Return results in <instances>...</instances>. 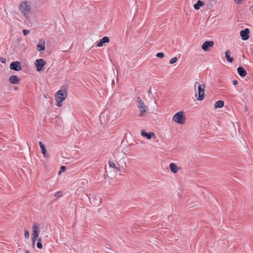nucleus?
Returning a JSON list of instances; mask_svg holds the SVG:
<instances>
[{
    "mask_svg": "<svg viewBox=\"0 0 253 253\" xmlns=\"http://www.w3.org/2000/svg\"><path fill=\"white\" fill-rule=\"evenodd\" d=\"M205 85L204 84H200L199 82H196L194 84V90L195 91V96H197V91L198 92L199 96L198 100L202 101L204 98V91Z\"/></svg>",
    "mask_w": 253,
    "mask_h": 253,
    "instance_id": "obj_1",
    "label": "nucleus"
},
{
    "mask_svg": "<svg viewBox=\"0 0 253 253\" xmlns=\"http://www.w3.org/2000/svg\"><path fill=\"white\" fill-rule=\"evenodd\" d=\"M19 9L25 17H29L31 10L30 2L26 1H22L19 5Z\"/></svg>",
    "mask_w": 253,
    "mask_h": 253,
    "instance_id": "obj_2",
    "label": "nucleus"
},
{
    "mask_svg": "<svg viewBox=\"0 0 253 253\" xmlns=\"http://www.w3.org/2000/svg\"><path fill=\"white\" fill-rule=\"evenodd\" d=\"M136 104L137 107L139 108L140 112L139 116L140 117L144 116L148 110V107L145 105L144 102L142 100L140 97H137Z\"/></svg>",
    "mask_w": 253,
    "mask_h": 253,
    "instance_id": "obj_3",
    "label": "nucleus"
},
{
    "mask_svg": "<svg viewBox=\"0 0 253 253\" xmlns=\"http://www.w3.org/2000/svg\"><path fill=\"white\" fill-rule=\"evenodd\" d=\"M173 120L179 124H183L185 123V119L184 113L182 111L176 113L173 117Z\"/></svg>",
    "mask_w": 253,
    "mask_h": 253,
    "instance_id": "obj_4",
    "label": "nucleus"
},
{
    "mask_svg": "<svg viewBox=\"0 0 253 253\" xmlns=\"http://www.w3.org/2000/svg\"><path fill=\"white\" fill-rule=\"evenodd\" d=\"M56 101L57 102V106H60V103L66 99V94L64 93V91L59 90L57 92Z\"/></svg>",
    "mask_w": 253,
    "mask_h": 253,
    "instance_id": "obj_5",
    "label": "nucleus"
},
{
    "mask_svg": "<svg viewBox=\"0 0 253 253\" xmlns=\"http://www.w3.org/2000/svg\"><path fill=\"white\" fill-rule=\"evenodd\" d=\"M35 65L36 66L37 71L40 72L43 70L44 67L46 65V62L43 60V59L41 58L37 59L35 61Z\"/></svg>",
    "mask_w": 253,
    "mask_h": 253,
    "instance_id": "obj_6",
    "label": "nucleus"
},
{
    "mask_svg": "<svg viewBox=\"0 0 253 253\" xmlns=\"http://www.w3.org/2000/svg\"><path fill=\"white\" fill-rule=\"evenodd\" d=\"M10 69L16 71H20L22 69L21 65L19 61H14L10 63Z\"/></svg>",
    "mask_w": 253,
    "mask_h": 253,
    "instance_id": "obj_7",
    "label": "nucleus"
},
{
    "mask_svg": "<svg viewBox=\"0 0 253 253\" xmlns=\"http://www.w3.org/2000/svg\"><path fill=\"white\" fill-rule=\"evenodd\" d=\"M250 30L248 28L241 30L240 32V36L244 41H246L249 39Z\"/></svg>",
    "mask_w": 253,
    "mask_h": 253,
    "instance_id": "obj_8",
    "label": "nucleus"
},
{
    "mask_svg": "<svg viewBox=\"0 0 253 253\" xmlns=\"http://www.w3.org/2000/svg\"><path fill=\"white\" fill-rule=\"evenodd\" d=\"M33 234L32 236L38 237L40 233V228L39 225L37 222H34L33 225Z\"/></svg>",
    "mask_w": 253,
    "mask_h": 253,
    "instance_id": "obj_9",
    "label": "nucleus"
},
{
    "mask_svg": "<svg viewBox=\"0 0 253 253\" xmlns=\"http://www.w3.org/2000/svg\"><path fill=\"white\" fill-rule=\"evenodd\" d=\"M213 45V41H206L202 44V48L204 51H207L209 47H212Z\"/></svg>",
    "mask_w": 253,
    "mask_h": 253,
    "instance_id": "obj_10",
    "label": "nucleus"
},
{
    "mask_svg": "<svg viewBox=\"0 0 253 253\" xmlns=\"http://www.w3.org/2000/svg\"><path fill=\"white\" fill-rule=\"evenodd\" d=\"M37 48L39 51H43L45 49V42L43 39L39 40Z\"/></svg>",
    "mask_w": 253,
    "mask_h": 253,
    "instance_id": "obj_11",
    "label": "nucleus"
},
{
    "mask_svg": "<svg viewBox=\"0 0 253 253\" xmlns=\"http://www.w3.org/2000/svg\"><path fill=\"white\" fill-rule=\"evenodd\" d=\"M110 41V39L107 37H104L102 38L100 41L97 43V46L101 47L105 43H108Z\"/></svg>",
    "mask_w": 253,
    "mask_h": 253,
    "instance_id": "obj_12",
    "label": "nucleus"
},
{
    "mask_svg": "<svg viewBox=\"0 0 253 253\" xmlns=\"http://www.w3.org/2000/svg\"><path fill=\"white\" fill-rule=\"evenodd\" d=\"M141 134L143 137H146L147 139H150L152 136L155 135V133L153 132H151L150 133H148L145 131V130H142L141 132Z\"/></svg>",
    "mask_w": 253,
    "mask_h": 253,
    "instance_id": "obj_13",
    "label": "nucleus"
},
{
    "mask_svg": "<svg viewBox=\"0 0 253 253\" xmlns=\"http://www.w3.org/2000/svg\"><path fill=\"white\" fill-rule=\"evenodd\" d=\"M19 79L17 76L13 75L10 77L9 81L10 83L13 84H16L19 82Z\"/></svg>",
    "mask_w": 253,
    "mask_h": 253,
    "instance_id": "obj_14",
    "label": "nucleus"
},
{
    "mask_svg": "<svg viewBox=\"0 0 253 253\" xmlns=\"http://www.w3.org/2000/svg\"><path fill=\"white\" fill-rule=\"evenodd\" d=\"M237 71L239 75L242 77H244L247 74V72L242 67H239L237 68Z\"/></svg>",
    "mask_w": 253,
    "mask_h": 253,
    "instance_id": "obj_15",
    "label": "nucleus"
},
{
    "mask_svg": "<svg viewBox=\"0 0 253 253\" xmlns=\"http://www.w3.org/2000/svg\"><path fill=\"white\" fill-rule=\"evenodd\" d=\"M169 168L171 172L173 173H176L178 170V168L174 163H171L169 165Z\"/></svg>",
    "mask_w": 253,
    "mask_h": 253,
    "instance_id": "obj_16",
    "label": "nucleus"
},
{
    "mask_svg": "<svg viewBox=\"0 0 253 253\" xmlns=\"http://www.w3.org/2000/svg\"><path fill=\"white\" fill-rule=\"evenodd\" d=\"M118 165L119 166L118 167H120V166H121L122 168H126L127 167L126 163L125 162V159L124 158H122L119 161V163H118Z\"/></svg>",
    "mask_w": 253,
    "mask_h": 253,
    "instance_id": "obj_17",
    "label": "nucleus"
},
{
    "mask_svg": "<svg viewBox=\"0 0 253 253\" xmlns=\"http://www.w3.org/2000/svg\"><path fill=\"white\" fill-rule=\"evenodd\" d=\"M224 101L222 100H219L216 101L214 104V108H221L224 106Z\"/></svg>",
    "mask_w": 253,
    "mask_h": 253,
    "instance_id": "obj_18",
    "label": "nucleus"
},
{
    "mask_svg": "<svg viewBox=\"0 0 253 253\" xmlns=\"http://www.w3.org/2000/svg\"><path fill=\"white\" fill-rule=\"evenodd\" d=\"M230 51L227 50L226 51L225 55V57H226L227 60L228 61V62H229L230 63H232L234 61V59L232 57H231L230 56Z\"/></svg>",
    "mask_w": 253,
    "mask_h": 253,
    "instance_id": "obj_19",
    "label": "nucleus"
},
{
    "mask_svg": "<svg viewBox=\"0 0 253 253\" xmlns=\"http://www.w3.org/2000/svg\"><path fill=\"white\" fill-rule=\"evenodd\" d=\"M204 5V2L201 0L197 1V3H195L194 5V7L195 9L198 10L200 9V6Z\"/></svg>",
    "mask_w": 253,
    "mask_h": 253,
    "instance_id": "obj_20",
    "label": "nucleus"
},
{
    "mask_svg": "<svg viewBox=\"0 0 253 253\" xmlns=\"http://www.w3.org/2000/svg\"><path fill=\"white\" fill-rule=\"evenodd\" d=\"M39 145L40 146L42 154L45 156L46 153V150L45 149L44 145L42 144V143L41 141L39 142Z\"/></svg>",
    "mask_w": 253,
    "mask_h": 253,
    "instance_id": "obj_21",
    "label": "nucleus"
},
{
    "mask_svg": "<svg viewBox=\"0 0 253 253\" xmlns=\"http://www.w3.org/2000/svg\"><path fill=\"white\" fill-rule=\"evenodd\" d=\"M109 166L111 168H115L118 171H120V169H121V168L120 167H116V165L115 163L114 162H111V161H109Z\"/></svg>",
    "mask_w": 253,
    "mask_h": 253,
    "instance_id": "obj_22",
    "label": "nucleus"
},
{
    "mask_svg": "<svg viewBox=\"0 0 253 253\" xmlns=\"http://www.w3.org/2000/svg\"><path fill=\"white\" fill-rule=\"evenodd\" d=\"M177 61V58L176 57H174L170 60L169 63H170V64H172L175 63Z\"/></svg>",
    "mask_w": 253,
    "mask_h": 253,
    "instance_id": "obj_23",
    "label": "nucleus"
},
{
    "mask_svg": "<svg viewBox=\"0 0 253 253\" xmlns=\"http://www.w3.org/2000/svg\"><path fill=\"white\" fill-rule=\"evenodd\" d=\"M24 236L26 239H28L29 238V232L28 230H25L24 232Z\"/></svg>",
    "mask_w": 253,
    "mask_h": 253,
    "instance_id": "obj_24",
    "label": "nucleus"
},
{
    "mask_svg": "<svg viewBox=\"0 0 253 253\" xmlns=\"http://www.w3.org/2000/svg\"><path fill=\"white\" fill-rule=\"evenodd\" d=\"M157 57L160 58H163L164 57V54L162 52H159L156 55Z\"/></svg>",
    "mask_w": 253,
    "mask_h": 253,
    "instance_id": "obj_25",
    "label": "nucleus"
},
{
    "mask_svg": "<svg viewBox=\"0 0 253 253\" xmlns=\"http://www.w3.org/2000/svg\"><path fill=\"white\" fill-rule=\"evenodd\" d=\"M62 195V193L60 191H58V192H57L55 194V196L56 197H57V198H59L60 197H61Z\"/></svg>",
    "mask_w": 253,
    "mask_h": 253,
    "instance_id": "obj_26",
    "label": "nucleus"
},
{
    "mask_svg": "<svg viewBox=\"0 0 253 253\" xmlns=\"http://www.w3.org/2000/svg\"><path fill=\"white\" fill-rule=\"evenodd\" d=\"M30 33V31L28 30L24 29L23 30V33L24 35H27Z\"/></svg>",
    "mask_w": 253,
    "mask_h": 253,
    "instance_id": "obj_27",
    "label": "nucleus"
},
{
    "mask_svg": "<svg viewBox=\"0 0 253 253\" xmlns=\"http://www.w3.org/2000/svg\"><path fill=\"white\" fill-rule=\"evenodd\" d=\"M37 247L38 249H41L42 248V243L40 242H38L37 243Z\"/></svg>",
    "mask_w": 253,
    "mask_h": 253,
    "instance_id": "obj_28",
    "label": "nucleus"
},
{
    "mask_svg": "<svg viewBox=\"0 0 253 253\" xmlns=\"http://www.w3.org/2000/svg\"><path fill=\"white\" fill-rule=\"evenodd\" d=\"M38 237H34L33 236L32 237V243L33 244H34L36 242V239L38 238Z\"/></svg>",
    "mask_w": 253,
    "mask_h": 253,
    "instance_id": "obj_29",
    "label": "nucleus"
},
{
    "mask_svg": "<svg viewBox=\"0 0 253 253\" xmlns=\"http://www.w3.org/2000/svg\"><path fill=\"white\" fill-rule=\"evenodd\" d=\"M0 60L1 62L2 63H4L6 62V59L5 58H0Z\"/></svg>",
    "mask_w": 253,
    "mask_h": 253,
    "instance_id": "obj_30",
    "label": "nucleus"
},
{
    "mask_svg": "<svg viewBox=\"0 0 253 253\" xmlns=\"http://www.w3.org/2000/svg\"><path fill=\"white\" fill-rule=\"evenodd\" d=\"M238 82L237 80H234L233 81V84L234 85H236L238 84Z\"/></svg>",
    "mask_w": 253,
    "mask_h": 253,
    "instance_id": "obj_31",
    "label": "nucleus"
},
{
    "mask_svg": "<svg viewBox=\"0 0 253 253\" xmlns=\"http://www.w3.org/2000/svg\"><path fill=\"white\" fill-rule=\"evenodd\" d=\"M61 169L63 171H65L66 169V168L65 166H62L61 167Z\"/></svg>",
    "mask_w": 253,
    "mask_h": 253,
    "instance_id": "obj_32",
    "label": "nucleus"
},
{
    "mask_svg": "<svg viewBox=\"0 0 253 253\" xmlns=\"http://www.w3.org/2000/svg\"><path fill=\"white\" fill-rule=\"evenodd\" d=\"M243 0H235L237 3H240Z\"/></svg>",
    "mask_w": 253,
    "mask_h": 253,
    "instance_id": "obj_33",
    "label": "nucleus"
},
{
    "mask_svg": "<svg viewBox=\"0 0 253 253\" xmlns=\"http://www.w3.org/2000/svg\"><path fill=\"white\" fill-rule=\"evenodd\" d=\"M250 10L253 13V5L250 7Z\"/></svg>",
    "mask_w": 253,
    "mask_h": 253,
    "instance_id": "obj_34",
    "label": "nucleus"
},
{
    "mask_svg": "<svg viewBox=\"0 0 253 253\" xmlns=\"http://www.w3.org/2000/svg\"><path fill=\"white\" fill-rule=\"evenodd\" d=\"M41 242H42V238H39V239H38V242L41 243Z\"/></svg>",
    "mask_w": 253,
    "mask_h": 253,
    "instance_id": "obj_35",
    "label": "nucleus"
},
{
    "mask_svg": "<svg viewBox=\"0 0 253 253\" xmlns=\"http://www.w3.org/2000/svg\"><path fill=\"white\" fill-rule=\"evenodd\" d=\"M25 253H30V252L28 251H26Z\"/></svg>",
    "mask_w": 253,
    "mask_h": 253,
    "instance_id": "obj_36",
    "label": "nucleus"
},
{
    "mask_svg": "<svg viewBox=\"0 0 253 253\" xmlns=\"http://www.w3.org/2000/svg\"><path fill=\"white\" fill-rule=\"evenodd\" d=\"M61 171L60 170V171H59V172H58V174H61Z\"/></svg>",
    "mask_w": 253,
    "mask_h": 253,
    "instance_id": "obj_37",
    "label": "nucleus"
},
{
    "mask_svg": "<svg viewBox=\"0 0 253 253\" xmlns=\"http://www.w3.org/2000/svg\"><path fill=\"white\" fill-rule=\"evenodd\" d=\"M121 114V112H119V116H120Z\"/></svg>",
    "mask_w": 253,
    "mask_h": 253,
    "instance_id": "obj_38",
    "label": "nucleus"
},
{
    "mask_svg": "<svg viewBox=\"0 0 253 253\" xmlns=\"http://www.w3.org/2000/svg\"><path fill=\"white\" fill-rule=\"evenodd\" d=\"M102 115H101L100 116V119L102 118Z\"/></svg>",
    "mask_w": 253,
    "mask_h": 253,
    "instance_id": "obj_39",
    "label": "nucleus"
},
{
    "mask_svg": "<svg viewBox=\"0 0 253 253\" xmlns=\"http://www.w3.org/2000/svg\"><path fill=\"white\" fill-rule=\"evenodd\" d=\"M210 1H211V0H209Z\"/></svg>",
    "mask_w": 253,
    "mask_h": 253,
    "instance_id": "obj_40",
    "label": "nucleus"
}]
</instances>
